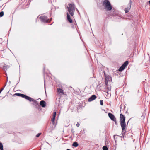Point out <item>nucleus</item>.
Masks as SVG:
<instances>
[{"instance_id":"obj_30","label":"nucleus","mask_w":150,"mask_h":150,"mask_svg":"<svg viewBox=\"0 0 150 150\" xmlns=\"http://www.w3.org/2000/svg\"><path fill=\"white\" fill-rule=\"evenodd\" d=\"M53 128H54L53 126V127H52V129H51V130H53Z\"/></svg>"},{"instance_id":"obj_4","label":"nucleus","mask_w":150,"mask_h":150,"mask_svg":"<svg viewBox=\"0 0 150 150\" xmlns=\"http://www.w3.org/2000/svg\"><path fill=\"white\" fill-rule=\"evenodd\" d=\"M41 21L44 23H47L51 21L52 18L50 19H48L47 16H41L39 17Z\"/></svg>"},{"instance_id":"obj_24","label":"nucleus","mask_w":150,"mask_h":150,"mask_svg":"<svg viewBox=\"0 0 150 150\" xmlns=\"http://www.w3.org/2000/svg\"><path fill=\"white\" fill-rule=\"evenodd\" d=\"M41 133H39L36 135V137H38L40 136L41 135Z\"/></svg>"},{"instance_id":"obj_27","label":"nucleus","mask_w":150,"mask_h":150,"mask_svg":"<svg viewBox=\"0 0 150 150\" xmlns=\"http://www.w3.org/2000/svg\"><path fill=\"white\" fill-rule=\"evenodd\" d=\"M4 87H5V86H4V87L2 88H1V90H2L3 91V90L4 89Z\"/></svg>"},{"instance_id":"obj_3","label":"nucleus","mask_w":150,"mask_h":150,"mask_svg":"<svg viewBox=\"0 0 150 150\" xmlns=\"http://www.w3.org/2000/svg\"><path fill=\"white\" fill-rule=\"evenodd\" d=\"M103 5L104 6L108 11L111 10L112 8L108 0H104L103 2Z\"/></svg>"},{"instance_id":"obj_25","label":"nucleus","mask_w":150,"mask_h":150,"mask_svg":"<svg viewBox=\"0 0 150 150\" xmlns=\"http://www.w3.org/2000/svg\"><path fill=\"white\" fill-rule=\"evenodd\" d=\"M114 138L115 140V142H116V139H117V135H114Z\"/></svg>"},{"instance_id":"obj_20","label":"nucleus","mask_w":150,"mask_h":150,"mask_svg":"<svg viewBox=\"0 0 150 150\" xmlns=\"http://www.w3.org/2000/svg\"><path fill=\"white\" fill-rule=\"evenodd\" d=\"M4 12L3 11H1L0 12V17H1L3 16Z\"/></svg>"},{"instance_id":"obj_31","label":"nucleus","mask_w":150,"mask_h":150,"mask_svg":"<svg viewBox=\"0 0 150 150\" xmlns=\"http://www.w3.org/2000/svg\"><path fill=\"white\" fill-rule=\"evenodd\" d=\"M149 3L150 4V0L149 1Z\"/></svg>"},{"instance_id":"obj_11","label":"nucleus","mask_w":150,"mask_h":150,"mask_svg":"<svg viewBox=\"0 0 150 150\" xmlns=\"http://www.w3.org/2000/svg\"><path fill=\"white\" fill-rule=\"evenodd\" d=\"M67 19H68V21L70 23H71L72 22V21L70 17V16L69 14L68 13H67Z\"/></svg>"},{"instance_id":"obj_9","label":"nucleus","mask_w":150,"mask_h":150,"mask_svg":"<svg viewBox=\"0 0 150 150\" xmlns=\"http://www.w3.org/2000/svg\"><path fill=\"white\" fill-rule=\"evenodd\" d=\"M129 6L128 7L126 8L125 9V13H128L129 10L131 7V1H130L129 3Z\"/></svg>"},{"instance_id":"obj_16","label":"nucleus","mask_w":150,"mask_h":150,"mask_svg":"<svg viewBox=\"0 0 150 150\" xmlns=\"http://www.w3.org/2000/svg\"><path fill=\"white\" fill-rule=\"evenodd\" d=\"M125 68L122 65L119 68L118 71H122L124 70Z\"/></svg>"},{"instance_id":"obj_26","label":"nucleus","mask_w":150,"mask_h":150,"mask_svg":"<svg viewBox=\"0 0 150 150\" xmlns=\"http://www.w3.org/2000/svg\"><path fill=\"white\" fill-rule=\"evenodd\" d=\"M76 126L77 127H78L80 126V124L79 123H77V124L76 125Z\"/></svg>"},{"instance_id":"obj_19","label":"nucleus","mask_w":150,"mask_h":150,"mask_svg":"<svg viewBox=\"0 0 150 150\" xmlns=\"http://www.w3.org/2000/svg\"><path fill=\"white\" fill-rule=\"evenodd\" d=\"M103 150H108V149L106 146H103Z\"/></svg>"},{"instance_id":"obj_29","label":"nucleus","mask_w":150,"mask_h":150,"mask_svg":"<svg viewBox=\"0 0 150 150\" xmlns=\"http://www.w3.org/2000/svg\"><path fill=\"white\" fill-rule=\"evenodd\" d=\"M2 90H1V89L0 90V93L2 92Z\"/></svg>"},{"instance_id":"obj_8","label":"nucleus","mask_w":150,"mask_h":150,"mask_svg":"<svg viewBox=\"0 0 150 150\" xmlns=\"http://www.w3.org/2000/svg\"><path fill=\"white\" fill-rule=\"evenodd\" d=\"M56 112H54L53 113V117L51 119L52 124L53 125H54L55 123L54 120L55 119V117L56 115Z\"/></svg>"},{"instance_id":"obj_2","label":"nucleus","mask_w":150,"mask_h":150,"mask_svg":"<svg viewBox=\"0 0 150 150\" xmlns=\"http://www.w3.org/2000/svg\"><path fill=\"white\" fill-rule=\"evenodd\" d=\"M67 7L68 11L69 13L71 16L74 15V13L75 11V6L74 4H69Z\"/></svg>"},{"instance_id":"obj_7","label":"nucleus","mask_w":150,"mask_h":150,"mask_svg":"<svg viewBox=\"0 0 150 150\" xmlns=\"http://www.w3.org/2000/svg\"><path fill=\"white\" fill-rule=\"evenodd\" d=\"M108 116L112 120L115 122V124H116V119L113 115L111 113H108Z\"/></svg>"},{"instance_id":"obj_23","label":"nucleus","mask_w":150,"mask_h":150,"mask_svg":"<svg viewBox=\"0 0 150 150\" xmlns=\"http://www.w3.org/2000/svg\"><path fill=\"white\" fill-rule=\"evenodd\" d=\"M100 104L101 105H103V100H100Z\"/></svg>"},{"instance_id":"obj_1","label":"nucleus","mask_w":150,"mask_h":150,"mask_svg":"<svg viewBox=\"0 0 150 150\" xmlns=\"http://www.w3.org/2000/svg\"><path fill=\"white\" fill-rule=\"evenodd\" d=\"M120 125L122 127V133H125L126 131L124 132L125 129V126L126 125L125 122V117L122 114H120Z\"/></svg>"},{"instance_id":"obj_22","label":"nucleus","mask_w":150,"mask_h":150,"mask_svg":"<svg viewBox=\"0 0 150 150\" xmlns=\"http://www.w3.org/2000/svg\"><path fill=\"white\" fill-rule=\"evenodd\" d=\"M27 96L26 95H25L23 94H22V95L21 96V97L23 98H25V99L26 98V97Z\"/></svg>"},{"instance_id":"obj_12","label":"nucleus","mask_w":150,"mask_h":150,"mask_svg":"<svg viewBox=\"0 0 150 150\" xmlns=\"http://www.w3.org/2000/svg\"><path fill=\"white\" fill-rule=\"evenodd\" d=\"M40 104L42 107H45L46 105L45 102L43 100L41 101L40 102Z\"/></svg>"},{"instance_id":"obj_15","label":"nucleus","mask_w":150,"mask_h":150,"mask_svg":"<svg viewBox=\"0 0 150 150\" xmlns=\"http://www.w3.org/2000/svg\"><path fill=\"white\" fill-rule=\"evenodd\" d=\"M9 66L5 64L3 67V68L4 70H7L8 68H9Z\"/></svg>"},{"instance_id":"obj_28","label":"nucleus","mask_w":150,"mask_h":150,"mask_svg":"<svg viewBox=\"0 0 150 150\" xmlns=\"http://www.w3.org/2000/svg\"><path fill=\"white\" fill-rule=\"evenodd\" d=\"M2 90H1V89L0 90V93L2 92Z\"/></svg>"},{"instance_id":"obj_18","label":"nucleus","mask_w":150,"mask_h":150,"mask_svg":"<svg viewBox=\"0 0 150 150\" xmlns=\"http://www.w3.org/2000/svg\"><path fill=\"white\" fill-rule=\"evenodd\" d=\"M0 149L1 150H4L3 148V146L1 143L0 142Z\"/></svg>"},{"instance_id":"obj_14","label":"nucleus","mask_w":150,"mask_h":150,"mask_svg":"<svg viewBox=\"0 0 150 150\" xmlns=\"http://www.w3.org/2000/svg\"><path fill=\"white\" fill-rule=\"evenodd\" d=\"M128 62L127 61H126L122 65L125 68L128 65Z\"/></svg>"},{"instance_id":"obj_5","label":"nucleus","mask_w":150,"mask_h":150,"mask_svg":"<svg viewBox=\"0 0 150 150\" xmlns=\"http://www.w3.org/2000/svg\"><path fill=\"white\" fill-rule=\"evenodd\" d=\"M104 74L105 77V84L107 85L108 82L111 81L112 78L110 76L107 75L105 72H104Z\"/></svg>"},{"instance_id":"obj_13","label":"nucleus","mask_w":150,"mask_h":150,"mask_svg":"<svg viewBox=\"0 0 150 150\" xmlns=\"http://www.w3.org/2000/svg\"><path fill=\"white\" fill-rule=\"evenodd\" d=\"M57 91H58V92L59 93H62V95L64 94L63 90L61 88H57Z\"/></svg>"},{"instance_id":"obj_21","label":"nucleus","mask_w":150,"mask_h":150,"mask_svg":"<svg viewBox=\"0 0 150 150\" xmlns=\"http://www.w3.org/2000/svg\"><path fill=\"white\" fill-rule=\"evenodd\" d=\"M23 94L21 93H16L15 94L16 95H17L21 97Z\"/></svg>"},{"instance_id":"obj_17","label":"nucleus","mask_w":150,"mask_h":150,"mask_svg":"<svg viewBox=\"0 0 150 150\" xmlns=\"http://www.w3.org/2000/svg\"><path fill=\"white\" fill-rule=\"evenodd\" d=\"M72 145L75 147H77L78 146L79 144L77 142H74L73 143Z\"/></svg>"},{"instance_id":"obj_10","label":"nucleus","mask_w":150,"mask_h":150,"mask_svg":"<svg viewBox=\"0 0 150 150\" xmlns=\"http://www.w3.org/2000/svg\"><path fill=\"white\" fill-rule=\"evenodd\" d=\"M96 98V96L95 95H93L89 98L88 99V101L89 102L91 101L95 100Z\"/></svg>"},{"instance_id":"obj_6","label":"nucleus","mask_w":150,"mask_h":150,"mask_svg":"<svg viewBox=\"0 0 150 150\" xmlns=\"http://www.w3.org/2000/svg\"><path fill=\"white\" fill-rule=\"evenodd\" d=\"M25 99L28 100L29 101L31 102L32 101L33 102L35 105H38V101L35 100L34 99H32L31 97L27 96Z\"/></svg>"}]
</instances>
